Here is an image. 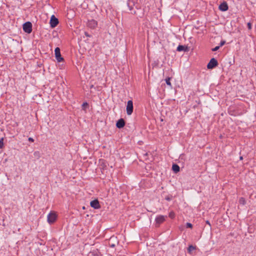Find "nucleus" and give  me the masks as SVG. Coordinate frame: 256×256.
Wrapping results in <instances>:
<instances>
[{"label":"nucleus","mask_w":256,"mask_h":256,"mask_svg":"<svg viewBox=\"0 0 256 256\" xmlns=\"http://www.w3.org/2000/svg\"><path fill=\"white\" fill-rule=\"evenodd\" d=\"M137 3L138 0H128L127 2L128 6L131 12V14L134 15L138 14L136 12L135 10H134V7L138 10L140 8V7Z\"/></svg>","instance_id":"nucleus-1"},{"label":"nucleus","mask_w":256,"mask_h":256,"mask_svg":"<svg viewBox=\"0 0 256 256\" xmlns=\"http://www.w3.org/2000/svg\"><path fill=\"white\" fill-rule=\"evenodd\" d=\"M167 216H166L158 215L155 218L156 226L158 227L161 224L164 222Z\"/></svg>","instance_id":"nucleus-2"},{"label":"nucleus","mask_w":256,"mask_h":256,"mask_svg":"<svg viewBox=\"0 0 256 256\" xmlns=\"http://www.w3.org/2000/svg\"><path fill=\"white\" fill-rule=\"evenodd\" d=\"M23 30L24 32L30 34L32 32V24L30 22H26L23 24Z\"/></svg>","instance_id":"nucleus-3"},{"label":"nucleus","mask_w":256,"mask_h":256,"mask_svg":"<svg viewBox=\"0 0 256 256\" xmlns=\"http://www.w3.org/2000/svg\"><path fill=\"white\" fill-rule=\"evenodd\" d=\"M57 218V216L54 212H51L48 216V222L49 224L54 223Z\"/></svg>","instance_id":"nucleus-4"},{"label":"nucleus","mask_w":256,"mask_h":256,"mask_svg":"<svg viewBox=\"0 0 256 256\" xmlns=\"http://www.w3.org/2000/svg\"><path fill=\"white\" fill-rule=\"evenodd\" d=\"M126 114L128 115H131L133 112V102L132 101L130 100L128 102L126 108Z\"/></svg>","instance_id":"nucleus-5"},{"label":"nucleus","mask_w":256,"mask_h":256,"mask_svg":"<svg viewBox=\"0 0 256 256\" xmlns=\"http://www.w3.org/2000/svg\"><path fill=\"white\" fill-rule=\"evenodd\" d=\"M218 65V62L217 60L214 58H212L207 64V68L208 69H212Z\"/></svg>","instance_id":"nucleus-6"},{"label":"nucleus","mask_w":256,"mask_h":256,"mask_svg":"<svg viewBox=\"0 0 256 256\" xmlns=\"http://www.w3.org/2000/svg\"><path fill=\"white\" fill-rule=\"evenodd\" d=\"M56 58L58 62H60L64 60L60 54V48L58 47L56 48L54 50Z\"/></svg>","instance_id":"nucleus-7"},{"label":"nucleus","mask_w":256,"mask_h":256,"mask_svg":"<svg viewBox=\"0 0 256 256\" xmlns=\"http://www.w3.org/2000/svg\"><path fill=\"white\" fill-rule=\"evenodd\" d=\"M58 23V20L54 15L52 16L50 20V25L52 28L56 27Z\"/></svg>","instance_id":"nucleus-8"},{"label":"nucleus","mask_w":256,"mask_h":256,"mask_svg":"<svg viewBox=\"0 0 256 256\" xmlns=\"http://www.w3.org/2000/svg\"><path fill=\"white\" fill-rule=\"evenodd\" d=\"M98 25L97 22L94 20H91L88 21V26L90 28H94Z\"/></svg>","instance_id":"nucleus-9"},{"label":"nucleus","mask_w":256,"mask_h":256,"mask_svg":"<svg viewBox=\"0 0 256 256\" xmlns=\"http://www.w3.org/2000/svg\"><path fill=\"white\" fill-rule=\"evenodd\" d=\"M90 204L92 208H93L95 209H98L100 208V205L99 202H98V200H92L90 202Z\"/></svg>","instance_id":"nucleus-10"},{"label":"nucleus","mask_w":256,"mask_h":256,"mask_svg":"<svg viewBox=\"0 0 256 256\" xmlns=\"http://www.w3.org/2000/svg\"><path fill=\"white\" fill-rule=\"evenodd\" d=\"M228 4L225 2L222 3L219 6V9L222 12L227 10H228Z\"/></svg>","instance_id":"nucleus-11"},{"label":"nucleus","mask_w":256,"mask_h":256,"mask_svg":"<svg viewBox=\"0 0 256 256\" xmlns=\"http://www.w3.org/2000/svg\"><path fill=\"white\" fill-rule=\"evenodd\" d=\"M125 125V122L124 119L120 118V119L116 124V126L117 128H122Z\"/></svg>","instance_id":"nucleus-12"},{"label":"nucleus","mask_w":256,"mask_h":256,"mask_svg":"<svg viewBox=\"0 0 256 256\" xmlns=\"http://www.w3.org/2000/svg\"><path fill=\"white\" fill-rule=\"evenodd\" d=\"M188 47L185 46H182V45H179L177 47V51H187L188 50Z\"/></svg>","instance_id":"nucleus-13"},{"label":"nucleus","mask_w":256,"mask_h":256,"mask_svg":"<svg viewBox=\"0 0 256 256\" xmlns=\"http://www.w3.org/2000/svg\"><path fill=\"white\" fill-rule=\"evenodd\" d=\"M115 239L114 237H111L110 239L108 244L110 247L114 248L116 246V244L112 242Z\"/></svg>","instance_id":"nucleus-14"},{"label":"nucleus","mask_w":256,"mask_h":256,"mask_svg":"<svg viewBox=\"0 0 256 256\" xmlns=\"http://www.w3.org/2000/svg\"><path fill=\"white\" fill-rule=\"evenodd\" d=\"M239 202L240 204L244 205L246 204L245 199L244 198H240L239 200Z\"/></svg>","instance_id":"nucleus-15"},{"label":"nucleus","mask_w":256,"mask_h":256,"mask_svg":"<svg viewBox=\"0 0 256 256\" xmlns=\"http://www.w3.org/2000/svg\"><path fill=\"white\" fill-rule=\"evenodd\" d=\"M195 249V248L192 246H190L188 248V252H190L194 250Z\"/></svg>","instance_id":"nucleus-16"},{"label":"nucleus","mask_w":256,"mask_h":256,"mask_svg":"<svg viewBox=\"0 0 256 256\" xmlns=\"http://www.w3.org/2000/svg\"><path fill=\"white\" fill-rule=\"evenodd\" d=\"M174 216H175V214H174V212H171L169 214V216L171 218H174Z\"/></svg>","instance_id":"nucleus-17"},{"label":"nucleus","mask_w":256,"mask_h":256,"mask_svg":"<svg viewBox=\"0 0 256 256\" xmlns=\"http://www.w3.org/2000/svg\"><path fill=\"white\" fill-rule=\"evenodd\" d=\"M172 170L175 173H176V164H173Z\"/></svg>","instance_id":"nucleus-18"},{"label":"nucleus","mask_w":256,"mask_h":256,"mask_svg":"<svg viewBox=\"0 0 256 256\" xmlns=\"http://www.w3.org/2000/svg\"><path fill=\"white\" fill-rule=\"evenodd\" d=\"M3 146H4V143H3V138H1L0 139V148H2L3 147Z\"/></svg>","instance_id":"nucleus-19"},{"label":"nucleus","mask_w":256,"mask_h":256,"mask_svg":"<svg viewBox=\"0 0 256 256\" xmlns=\"http://www.w3.org/2000/svg\"><path fill=\"white\" fill-rule=\"evenodd\" d=\"M220 48V46H216L212 49V51H213V52L216 51Z\"/></svg>","instance_id":"nucleus-20"},{"label":"nucleus","mask_w":256,"mask_h":256,"mask_svg":"<svg viewBox=\"0 0 256 256\" xmlns=\"http://www.w3.org/2000/svg\"><path fill=\"white\" fill-rule=\"evenodd\" d=\"M166 83L168 85H170V78H166Z\"/></svg>","instance_id":"nucleus-21"},{"label":"nucleus","mask_w":256,"mask_h":256,"mask_svg":"<svg viewBox=\"0 0 256 256\" xmlns=\"http://www.w3.org/2000/svg\"><path fill=\"white\" fill-rule=\"evenodd\" d=\"M248 28L249 30H251L252 29V24L250 22H248Z\"/></svg>","instance_id":"nucleus-22"},{"label":"nucleus","mask_w":256,"mask_h":256,"mask_svg":"<svg viewBox=\"0 0 256 256\" xmlns=\"http://www.w3.org/2000/svg\"><path fill=\"white\" fill-rule=\"evenodd\" d=\"M186 226H187V228H192V224L190 223L187 222L186 223Z\"/></svg>","instance_id":"nucleus-23"},{"label":"nucleus","mask_w":256,"mask_h":256,"mask_svg":"<svg viewBox=\"0 0 256 256\" xmlns=\"http://www.w3.org/2000/svg\"><path fill=\"white\" fill-rule=\"evenodd\" d=\"M225 42H225L224 40H222V41H221V42H220V46H222L223 45H224V44Z\"/></svg>","instance_id":"nucleus-24"},{"label":"nucleus","mask_w":256,"mask_h":256,"mask_svg":"<svg viewBox=\"0 0 256 256\" xmlns=\"http://www.w3.org/2000/svg\"><path fill=\"white\" fill-rule=\"evenodd\" d=\"M34 155L36 156H39L40 152H35L34 153Z\"/></svg>","instance_id":"nucleus-25"},{"label":"nucleus","mask_w":256,"mask_h":256,"mask_svg":"<svg viewBox=\"0 0 256 256\" xmlns=\"http://www.w3.org/2000/svg\"><path fill=\"white\" fill-rule=\"evenodd\" d=\"M28 140L30 142H34V140L32 138H29Z\"/></svg>","instance_id":"nucleus-26"},{"label":"nucleus","mask_w":256,"mask_h":256,"mask_svg":"<svg viewBox=\"0 0 256 256\" xmlns=\"http://www.w3.org/2000/svg\"><path fill=\"white\" fill-rule=\"evenodd\" d=\"M88 104L86 102H84L83 104H82V106L84 107L85 106H87Z\"/></svg>","instance_id":"nucleus-27"},{"label":"nucleus","mask_w":256,"mask_h":256,"mask_svg":"<svg viewBox=\"0 0 256 256\" xmlns=\"http://www.w3.org/2000/svg\"><path fill=\"white\" fill-rule=\"evenodd\" d=\"M180 167L179 166L177 165V172L180 171Z\"/></svg>","instance_id":"nucleus-28"},{"label":"nucleus","mask_w":256,"mask_h":256,"mask_svg":"<svg viewBox=\"0 0 256 256\" xmlns=\"http://www.w3.org/2000/svg\"><path fill=\"white\" fill-rule=\"evenodd\" d=\"M206 224H208L210 226V222L208 220H206Z\"/></svg>","instance_id":"nucleus-29"},{"label":"nucleus","mask_w":256,"mask_h":256,"mask_svg":"<svg viewBox=\"0 0 256 256\" xmlns=\"http://www.w3.org/2000/svg\"><path fill=\"white\" fill-rule=\"evenodd\" d=\"M240 160H242V159H243V158H242V156H240Z\"/></svg>","instance_id":"nucleus-30"}]
</instances>
